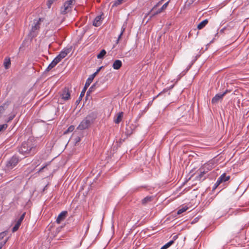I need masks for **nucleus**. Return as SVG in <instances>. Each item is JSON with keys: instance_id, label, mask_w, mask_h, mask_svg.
Listing matches in <instances>:
<instances>
[{"instance_id": "f257e3e1", "label": "nucleus", "mask_w": 249, "mask_h": 249, "mask_svg": "<svg viewBox=\"0 0 249 249\" xmlns=\"http://www.w3.org/2000/svg\"><path fill=\"white\" fill-rule=\"evenodd\" d=\"M19 152L24 155L34 154L36 152V145L32 139L23 142L19 148Z\"/></svg>"}, {"instance_id": "f03ea898", "label": "nucleus", "mask_w": 249, "mask_h": 249, "mask_svg": "<svg viewBox=\"0 0 249 249\" xmlns=\"http://www.w3.org/2000/svg\"><path fill=\"white\" fill-rule=\"evenodd\" d=\"M42 21L43 19L41 18L34 20L33 25L32 26V28L30 33V36L32 38L36 36L37 31L40 28V23Z\"/></svg>"}, {"instance_id": "7ed1b4c3", "label": "nucleus", "mask_w": 249, "mask_h": 249, "mask_svg": "<svg viewBox=\"0 0 249 249\" xmlns=\"http://www.w3.org/2000/svg\"><path fill=\"white\" fill-rule=\"evenodd\" d=\"M75 0H69L65 2L63 6L61 9V13L66 14L71 10L72 5L74 3Z\"/></svg>"}, {"instance_id": "20e7f679", "label": "nucleus", "mask_w": 249, "mask_h": 249, "mask_svg": "<svg viewBox=\"0 0 249 249\" xmlns=\"http://www.w3.org/2000/svg\"><path fill=\"white\" fill-rule=\"evenodd\" d=\"M18 162V158L16 156L12 157L6 163L7 170L12 169L17 164Z\"/></svg>"}, {"instance_id": "39448f33", "label": "nucleus", "mask_w": 249, "mask_h": 249, "mask_svg": "<svg viewBox=\"0 0 249 249\" xmlns=\"http://www.w3.org/2000/svg\"><path fill=\"white\" fill-rule=\"evenodd\" d=\"M91 124V121L89 117L85 118L78 125L77 129L80 130H84L88 128Z\"/></svg>"}, {"instance_id": "423d86ee", "label": "nucleus", "mask_w": 249, "mask_h": 249, "mask_svg": "<svg viewBox=\"0 0 249 249\" xmlns=\"http://www.w3.org/2000/svg\"><path fill=\"white\" fill-rule=\"evenodd\" d=\"M60 96L64 101H67L71 98V91L69 89L65 88L60 92Z\"/></svg>"}, {"instance_id": "0eeeda50", "label": "nucleus", "mask_w": 249, "mask_h": 249, "mask_svg": "<svg viewBox=\"0 0 249 249\" xmlns=\"http://www.w3.org/2000/svg\"><path fill=\"white\" fill-rule=\"evenodd\" d=\"M93 80V79L91 78L90 77H89L88 78V79L86 81L85 87L80 93L79 99H81L84 96L87 89L89 87Z\"/></svg>"}, {"instance_id": "6e6552de", "label": "nucleus", "mask_w": 249, "mask_h": 249, "mask_svg": "<svg viewBox=\"0 0 249 249\" xmlns=\"http://www.w3.org/2000/svg\"><path fill=\"white\" fill-rule=\"evenodd\" d=\"M25 215V213H24L20 216L18 220V221H17L16 224L15 225V226L13 228L12 231L13 232H15V231H17L19 227H20V226L21 225V223L22 221H23V219L24 218Z\"/></svg>"}, {"instance_id": "1a4fd4ad", "label": "nucleus", "mask_w": 249, "mask_h": 249, "mask_svg": "<svg viewBox=\"0 0 249 249\" xmlns=\"http://www.w3.org/2000/svg\"><path fill=\"white\" fill-rule=\"evenodd\" d=\"M226 92H227V91H226L222 94L218 93V94H216L215 95V96L212 99V103L213 104L217 103L220 100L222 99V98L225 95Z\"/></svg>"}, {"instance_id": "9d476101", "label": "nucleus", "mask_w": 249, "mask_h": 249, "mask_svg": "<svg viewBox=\"0 0 249 249\" xmlns=\"http://www.w3.org/2000/svg\"><path fill=\"white\" fill-rule=\"evenodd\" d=\"M67 215V211H63L58 216L56 219V222L57 223L59 224L61 221L64 220L65 218L66 217Z\"/></svg>"}, {"instance_id": "9b49d317", "label": "nucleus", "mask_w": 249, "mask_h": 249, "mask_svg": "<svg viewBox=\"0 0 249 249\" xmlns=\"http://www.w3.org/2000/svg\"><path fill=\"white\" fill-rule=\"evenodd\" d=\"M102 22L101 16H97L93 22V25L94 26L98 27L101 25Z\"/></svg>"}, {"instance_id": "f8f14e48", "label": "nucleus", "mask_w": 249, "mask_h": 249, "mask_svg": "<svg viewBox=\"0 0 249 249\" xmlns=\"http://www.w3.org/2000/svg\"><path fill=\"white\" fill-rule=\"evenodd\" d=\"M169 1L166 2L165 4H164L161 7H160V9H159L158 10H157L156 12L152 14V16L157 15L160 13H161L163 10H164L167 7L168 4H169Z\"/></svg>"}, {"instance_id": "ddd939ff", "label": "nucleus", "mask_w": 249, "mask_h": 249, "mask_svg": "<svg viewBox=\"0 0 249 249\" xmlns=\"http://www.w3.org/2000/svg\"><path fill=\"white\" fill-rule=\"evenodd\" d=\"M122 65V61L120 60H116L113 63L112 67L115 70L119 69Z\"/></svg>"}, {"instance_id": "4468645a", "label": "nucleus", "mask_w": 249, "mask_h": 249, "mask_svg": "<svg viewBox=\"0 0 249 249\" xmlns=\"http://www.w3.org/2000/svg\"><path fill=\"white\" fill-rule=\"evenodd\" d=\"M71 50V48H64L62 51H61L59 54L62 56V57L65 58L68 55V54L70 53Z\"/></svg>"}, {"instance_id": "2eb2a0df", "label": "nucleus", "mask_w": 249, "mask_h": 249, "mask_svg": "<svg viewBox=\"0 0 249 249\" xmlns=\"http://www.w3.org/2000/svg\"><path fill=\"white\" fill-rule=\"evenodd\" d=\"M123 117V113L122 112H119L117 114V116L114 117V121L116 124H119L122 120Z\"/></svg>"}, {"instance_id": "dca6fc26", "label": "nucleus", "mask_w": 249, "mask_h": 249, "mask_svg": "<svg viewBox=\"0 0 249 249\" xmlns=\"http://www.w3.org/2000/svg\"><path fill=\"white\" fill-rule=\"evenodd\" d=\"M11 65L10 59L9 57H6L4 59L3 62V66L5 69H8L10 68Z\"/></svg>"}, {"instance_id": "f3484780", "label": "nucleus", "mask_w": 249, "mask_h": 249, "mask_svg": "<svg viewBox=\"0 0 249 249\" xmlns=\"http://www.w3.org/2000/svg\"><path fill=\"white\" fill-rule=\"evenodd\" d=\"M9 103L7 102L0 106V115L2 114L4 110L8 107Z\"/></svg>"}, {"instance_id": "a211bd4d", "label": "nucleus", "mask_w": 249, "mask_h": 249, "mask_svg": "<svg viewBox=\"0 0 249 249\" xmlns=\"http://www.w3.org/2000/svg\"><path fill=\"white\" fill-rule=\"evenodd\" d=\"M58 63L54 59L53 61L49 64L46 70L49 71L53 67H54Z\"/></svg>"}, {"instance_id": "6ab92c4d", "label": "nucleus", "mask_w": 249, "mask_h": 249, "mask_svg": "<svg viewBox=\"0 0 249 249\" xmlns=\"http://www.w3.org/2000/svg\"><path fill=\"white\" fill-rule=\"evenodd\" d=\"M208 22V21L207 19L203 20L197 25V29L199 30L202 29L207 24Z\"/></svg>"}, {"instance_id": "aec40b11", "label": "nucleus", "mask_w": 249, "mask_h": 249, "mask_svg": "<svg viewBox=\"0 0 249 249\" xmlns=\"http://www.w3.org/2000/svg\"><path fill=\"white\" fill-rule=\"evenodd\" d=\"M6 233L5 232H2L0 233V243H2V242H4V245L5 244L6 242L7 241V238H4L5 236H6Z\"/></svg>"}, {"instance_id": "412c9836", "label": "nucleus", "mask_w": 249, "mask_h": 249, "mask_svg": "<svg viewBox=\"0 0 249 249\" xmlns=\"http://www.w3.org/2000/svg\"><path fill=\"white\" fill-rule=\"evenodd\" d=\"M6 233L5 232H2L0 233V243H2V242H4V245L5 244L6 242L7 241V238H4L5 236H6Z\"/></svg>"}, {"instance_id": "4be33fe9", "label": "nucleus", "mask_w": 249, "mask_h": 249, "mask_svg": "<svg viewBox=\"0 0 249 249\" xmlns=\"http://www.w3.org/2000/svg\"><path fill=\"white\" fill-rule=\"evenodd\" d=\"M125 30V25H123V26H122V28H121V33L119 35L118 37V39L117 40H116V43L118 44L120 41V40L121 39V37L124 33V32Z\"/></svg>"}, {"instance_id": "5701e85b", "label": "nucleus", "mask_w": 249, "mask_h": 249, "mask_svg": "<svg viewBox=\"0 0 249 249\" xmlns=\"http://www.w3.org/2000/svg\"><path fill=\"white\" fill-rule=\"evenodd\" d=\"M153 197L152 196H147L142 200V203L143 204H145L147 202L151 201Z\"/></svg>"}, {"instance_id": "b1692460", "label": "nucleus", "mask_w": 249, "mask_h": 249, "mask_svg": "<svg viewBox=\"0 0 249 249\" xmlns=\"http://www.w3.org/2000/svg\"><path fill=\"white\" fill-rule=\"evenodd\" d=\"M219 178H222V182H226L228 181L230 178V176H227L225 173L223 174Z\"/></svg>"}, {"instance_id": "393cba45", "label": "nucleus", "mask_w": 249, "mask_h": 249, "mask_svg": "<svg viewBox=\"0 0 249 249\" xmlns=\"http://www.w3.org/2000/svg\"><path fill=\"white\" fill-rule=\"evenodd\" d=\"M207 172V171H206L202 167H201L199 170V174L198 176V178L200 179L201 178L203 175L205 174Z\"/></svg>"}, {"instance_id": "a878e982", "label": "nucleus", "mask_w": 249, "mask_h": 249, "mask_svg": "<svg viewBox=\"0 0 249 249\" xmlns=\"http://www.w3.org/2000/svg\"><path fill=\"white\" fill-rule=\"evenodd\" d=\"M106 54V51L105 50H102L97 55V57L98 59H102L104 57Z\"/></svg>"}, {"instance_id": "bb28decb", "label": "nucleus", "mask_w": 249, "mask_h": 249, "mask_svg": "<svg viewBox=\"0 0 249 249\" xmlns=\"http://www.w3.org/2000/svg\"><path fill=\"white\" fill-rule=\"evenodd\" d=\"M202 167L206 171H207V172L209 170H211L212 168V166L210 163L205 164Z\"/></svg>"}, {"instance_id": "cd10ccee", "label": "nucleus", "mask_w": 249, "mask_h": 249, "mask_svg": "<svg viewBox=\"0 0 249 249\" xmlns=\"http://www.w3.org/2000/svg\"><path fill=\"white\" fill-rule=\"evenodd\" d=\"M188 208L187 207L183 206L178 211L177 214H181L182 213L188 210Z\"/></svg>"}, {"instance_id": "c85d7f7f", "label": "nucleus", "mask_w": 249, "mask_h": 249, "mask_svg": "<svg viewBox=\"0 0 249 249\" xmlns=\"http://www.w3.org/2000/svg\"><path fill=\"white\" fill-rule=\"evenodd\" d=\"M174 243V240H171L169 241L168 243H166L165 245H164L163 246H162L160 249H167L170 246H171L173 243Z\"/></svg>"}, {"instance_id": "c756f323", "label": "nucleus", "mask_w": 249, "mask_h": 249, "mask_svg": "<svg viewBox=\"0 0 249 249\" xmlns=\"http://www.w3.org/2000/svg\"><path fill=\"white\" fill-rule=\"evenodd\" d=\"M103 67H100V68H99L97 71L94 72L92 74H91V75H90L89 77H90L91 78H92L93 79L94 78V77L96 76V75L99 73V72L100 71V70L102 69Z\"/></svg>"}, {"instance_id": "7c9ffc66", "label": "nucleus", "mask_w": 249, "mask_h": 249, "mask_svg": "<svg viewBox=\"0 0 249 249\" xmlns=\"http://www.w3.org/2000/svg\"><path fill=\"white\" fill-rule=\"evenodd\" d=\"M7 126L8 125L6 124L0 125V132L5 130Z\"/></svg>"}, {"instance_id": "2f4dec72", "label": "nucleus", "mask_w": 249, "mask_h": 249, "mask_svg": "<svg viewBox=\"0 0 249 249\" xmlns=\"http://www.w3.org/2000/svg\"><path fill=\"white\" fill-rule=\"evenodd\" d=\"M64 58L63 57H62V56L60 54H59L54 59L58 62L59 63V62L61 61V60Z\"/></svg>"}, {"instance_id": "473e14b6", "label": "nucleus", "mask_w": 249, "mask_h": 249, "mask_svg": "<svg viewBox=\"0 0 249 249\" xmlns=\"http://www.w3.org/2000/svg\"><path fill=\"white\" fill-rule=\"evenodd\" d=\"M64 58L63 57H62V56L60 54H59L54 59L58 62L59 63V62L61 61V60Z\"/></svg>"}, {"instance_id": "72a5a7b5", "label": "nucleus", "mask_w": 249, "mask_h": 249, "mask_svg": "<svg viewBox=\"0 0 249 249\" xmlns=\"http://www.w3.org/2000/svg\"><path fill=\"white\" fill-rule=\"evenodd\" d=\"M163 1V0H161L160 1H159L152 9L151 12L154 11L155 9H156L157 7H158L159 6H160V4H161L162 2Z\"/></svg>"}, {"instance_id": "f704fd0d", "label": "nucleus", "mask_w": 249, "mask_h": 249, "mask_svg": "<svg viewBox=\"0 0 249 249\" xmlns=\"http://www.w3.org/2000/svg\"><path fill=\"white\" fill-rule=\"evenodd\" d=\"M222 178H219L215 183V188H216L221 183H222Z\"/></svg>"}, {"instance_id": "c9c22d12", "label": "nucleus", "mask_w": 249, "mask_h": 249, "mask_svg": "<svg viewBox=\"0 0 249 249\" xmlns=\"http://www.w3.org/2000/svg\"><path fill=\"white\" fill-rule=\"evenodd\" d=\"M222 178H219L215 183V188H216L221 183H222Z\"/></svg>"}, {"instance_id": "e433bc0d", "label": "nucleus", "mask_w": 249, "mask_h": 249, "mask_svg": "<svg viewBox=\"0 0 249 249\" xmlns=\"http://www.w3.org/2000/svg\"><path fill=\"white\" fill-rule=\"evenodd\" d=\"M222 178H219L215 183V188H216L221 183H222Z\"/></svg>"}, {"instance_id": "4c0bfd02", "label": "nucleus", "mask_w": 249, "mask_h": 249, "mask_svg": "<svg viewBox=\"0 0 249 249\" xmlns=\"http://www.w3.org/2000/svg\"><path fill=\"white\" fill-rule=\"evenodd\" d=\"M222 178H219L215 183V188H216L221 183H222Z\"/></svg>"}, {"instance_id": "58836bf2", "label": "nucleus", "mask_w": 249, "mask_h": 249, "mask_svg": "<svg viewBox=\"0 0 249 249\" xmlns=\"http://www.w3.org/2000/svg\"><path fill=\"white\" fill-rule=\"evenodd\" d=\"M123 0H117L116 1L114 2V3L113 4V6H117L119 4H120Z\"/></svg>"}, {"instance_id": "ea45409f", "label": "nucleus", "mask_w": 249, "mask_h": 249, "mask_svg": "<svg viewBox=\"0 0 249 249\" xmlns=\"http://www.w3.org/2000/svg\"><path fill=\"white\" fill-rule=\"evenodd\" d=\"M55 0H48V1H47V6L49 8H50L51 6V5L52 4V3L53 2V1H54Z\"/></svg>"}, {"instance_id": "a19ab883", "label": "nucleus", "mask_w": 249, "mask_h": 249, "mask_svg": "<svg viewBox=\"0 0 249 249\" xmlns=\"http://www.w3.org/2000/svg\"><path fill=\"white\" fill-rule=\"evenodd\" d=\"M15 114H11L10 115L9 117H8V120L6 121L7 122H9L10 121H11V120H12L15 117Z\"/></svg>"}, {"instance_id": "79ce46f5", "label": "nucleus", "mask_w": 249, "mask_h": 249, "mask_svg": "<svg viewBox=\"0 0 249 249\" xmlns=\"http://www.w3.org/2000/svg\"><path fill=\"white\" fill-rule=\"evenodd\" d=\"M74 129V127L73 125L70 126L67 130L66 132H72Z\"/></svg>"}, {"instance_id": "37998d69", "label": "nucleus", "mask_w": 249, "mask_h": 249, "mask_svg": "<svg viewBox=\"0 0 249 249\" xmlns=\"http://www.w3.org/2000/svg\"><path fill=\"white\" fill-rule=\"evenodd\" d=\"M4 245V242H2V243H0V249L2 248V247Z\"/></svg>"}, {"instance_id": "c03bdc74", "label": "nucleus", "mask_w": 249, "mask_h": 249, "mask_svg": "<svg viewBox=\"0 0 249 249\" xmlns=\"http://www.w3.org/2000/svg\"><path fill=\"white\" fill-rule=\"evenodd\" d=\"M47 165L46 164L45 166H44L43 167H42L39 171H41L43 169H44Z\"/></svg>"}, {"instance_id": "a18cd8bd", "label": "nucleus", "mask_w": 249, "mask_h": 249, "mask_svg": "<svg viewBox=\"0 0 249 249\" xmlns=\"http://www.w3.org/2000/svg\"><path fill=\"white\" fill-rule=\"evenodd\" d=\"M177 238V235H175L173 237V239L175 240Z\"/></svg>"}, {"instance_id": "49530a36", "label": "nucleus", "mask_w": 249, "mask_h": 249, "mask_svg": "<svg viewBox=\"0 0 249 249\" xmlns=\"http://www.w3.org/2000/svg\"><path fill=\"white\" fill-rule=\"evenodd\" d=\"M80 141V138L78 137V139H77V142H79Z\"/></svg>"}, {"instance_id": "de8ad7c7", "label": "nucleus", "mask_w": 249, "mask_h": 249, "mask_svg": "<svg viewBox=\"0 0 249 249\" xmlns=\"http://www.w3.org/2000/svg\"><path fill=\"white\" fill-rule=\"evenodd\" d=\"M93 86H92L91 87H90V89H89V90H90V89H92V88H93Z\"/></svg>"}]
</instances>
